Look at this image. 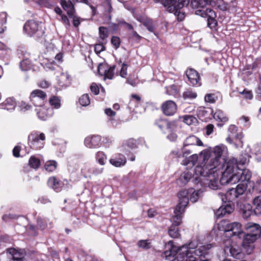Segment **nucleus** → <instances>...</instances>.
<instances>
[{
  "label": "nucleus",
  "instance_id": "nucleus-1",
  "mask_svg": "<svg viewBox=\"0 0 261 261\" xmlns=\"http://www.w3.org/2000/svg\"><path fill=\"white\" fill-rule=\"evenodd\" d=\"M236 159L232 158L223 165L225 170L221 172L220 183L222 185L234 184L238 182L246 184L250 179L251 172L248 169L240 170ZM220 167H223L221 165Z\"/></svg>",
  "mask_w": 261,
  "mask_h": 261
},
{
  "label": "nucleus",
  "instance_id": "nucleus-2",
  "mask_svg": "<svg viewBox=\"0 0 261 261\" xmlns=\"http://www.w3.org/2000/svg\"><path fill=\"white\" fill-rule=\"evenodd\" d=\"M202 190H195L193 188L180 191L178 193L179 203L175 208V215L173 221L176 224H179L180 222L181 215L185 212V207L189 203V200L195 203L202 196Z\"/></svg>",
  "mask_w": 261,
  "mask_h": 261
},
{
  "label": "nucleus",
  "instance_id": "nucleus-3",
  "mask_svg": "<svg viewBox=\"0 0 261 261\" xmlns=\"http://www.w3.org/2000/svg\"><path fill=\"white\" fill-rule=\"evenodd\" d=\"M213 152L215 155V158L211 159L207 164H204L203 166H204L206 169H208V172L210 173L217 172L221 169L223 171L225 170V168L224 167H220V166H223L226 162L232 158L226 159L228 151L227 147L223 144L215 146L214 148Z\"/></svg>",
  "mask_w": 261,
  "mask_h": 261
},
{
  "label": "nucleus",
  "instance_id": "nucleus-4",
  "mask_svg": "<svg viewBox=\"0 0 261 261\" xmlns=\"http://www.w3.org/2000/svg\"><path fill=\"white\" fill-rule=\"evenodd\" d=\"M208 169H206L204 166L197 165L194 169V179L196 183L204 184L213 190L219 189L220 185L216 179L215 172L210 173Z\"/></svg>",
  "mask_w": 261,
  "mask_h": 261
},
{
  "label": "nucleus",
  "instance_id": "nucleus-5",
  "mask_svg": "<svg viewBox=\"0 0 261 261\" xmlns=\"http://www.w3.org/2000/svg\"><path fill=\"white\" fill-rule=\"evenodd\" d=\"M155 3H160L167 8V11L173 13L176 16L178 21H182L185 17L184 12H181L180 9L185 6H187L189 0H153Z\"/></svg>",
  "mask_w": 261,
  "mask_h": 261
},
{
  "label": "nucleus",
  "instance_id": "nucleus-6",
  "mask_svg": "<svg viewBox=\"0 0 261 261\" xmlns=\"http://www.w3.org/2000/svg\"><path fill=\"white\" fill-rule=\"evenodd\" d=\"M220 230L224 232L227 237L237 236L239 238H242L243 231L242 225L239 222H229L227 220H222L218 224Z\"/></svg>",
  "mask_w": 261,
  "mask_h": 261
},
{
  "label": "nucleus",
  "instance_id": "nucleus-7",
  "mask_svg": "<svg viewBox=\"0 0 261 261\" xmlns=\"http://www.w3.org/2000/svg\"><path fill=\"white\" fill-rule=\"evenodd\" d=\"M23 31L30 36L36 34L38 37L42 36L44 33L42 23L34 20H29L24 24Z\"/></svg>",
  "mask_w": 261,
  "mask_h": 261
},
{
  "label": "nucleus",
  "instance_id": "nucleus-8",
  "mask_svg": "<svg viewBox=\"0 0 261 261\" xmlns=\"http://www.w3.org/2000/svg\"><path fill=\"white\" fill-rule=\"evenodd\" d=\"M247 189V184L240 183L236 188H231L227 191L225 195L221 194L222 200L224 201L223 197L226 200L232 201L242 195Z\"/></svg>",
  "mask_w": 261,
  "mask_h": 261
},
{
  "label": "nucleus",
  "instance_id": "nucleus-9",
  "mask_svg": "<svg viewBox=\"0 0 261 261\" xmlns=\"http://www.w3.org/2000/svg\"><path fill=\"white\" fill-rule=\"evenodd\" d=\"M45 136L43 133L35 132L31 134L28 137V140L31 148L34 149H40L44 146V141Z\"/></svg>",
  "mask_w": 261,
  "mask_h": 261
},
{
  "label": "nucleus",
  "instance_id": "nucleus-10",
  "mask_svg": "<svg viewBox=\"0 0 261 261\" xmlns=\"http://www.w3.org/2000/svg\"><path fill=\"white\" fill-rule=\"evenodd\" d=\"M213 247L211 244L201 246L197 250H194L195 255L199 256L201 261H211L212 255L208 250Z\"/></svg>",
  "mask_w": 261,
  "mask_h": 261
},
{
  "label": "nucleus",
  "instance_id": "nucleus-11",
  "mask_svg": "<svg viewBox=\"0 0 261 261\" xmlns=\"http://www.w3.org/2000/svg\"><path fill=\"white\" fill-rule=\"evenodd\" d=\"M242 237H243L242 241L243 247L246 249V252L248 254H250L254 248L253 244L258 238L255 237V235L249 234L247 232L246 234L243 233Z\"/></svg>",
  "mask_w": 261,
  "mask_h": 261
},
{
  "label": "nucleus",
  "instance_id": "nucleus-12",
  "mask_svg": "<svg viewBox=\"0 0 261 261\" xmlns=\"http://www.w3.org/2000/svg\"><path fill=\"white\" fill-rule=\"evenodd\" d=\"M180 248L181 247L171 245L170 248L168 250L165 251L162 254V256L169 261L177 260V257L179 254Z\"/></svg>",
  "mask_w": 261,
  "mask_h": 261
},
{
  "label": "nucleus",
  "instance_id": "nucleus-13",
  "mask_svg": "<svg viewBox=\"0 0 261 261\" xmlns=\"http://www.w3.org/2000/svg\"><path fill=\"white\" fill-rule=\"evenodd\" d=\"M193 254V252L189 251L186 249V247H181L179 254L177 257V261H197L196 257H195Z\"/></svg>",
  "mask_w": 261,
  "mask_h": 261
},
{
  "label": "nucleus",
  "instance_id": "nucleus-14",
  "mask_svg": "<svg viewBox=\"0 0 261 261\" xmlns=\"http://www.w3.org/2000/svg\"><path fill=\"white\" fill-rule=\"evenodd\" d=\"M163 113L166 116H172L177 111V106L172 100H167L162 106Z\"/></svg>",
  "mask_w": 261,
  "mask_h": 261
},
{
  "label": "nucleus",
  "instance_id": "nucleus-15",
  "mask_svg": "<svg viewBox=\"0 0 261 261\" xmlns=\"http://www.w3.org/2000/svg\"><path fill=\"white\" fill-rule=\"evenodd\" d=\"M186 75L189 81L193 86H200V77L199 73L193 69H189L186 71Z\"/></svg>",
  "mask_w": 261,
  "mask_h": 261
},
{
  "label": "nucleus",
  "instance_id": "nucleus-16",
  "mask_svg": "<svg viewBox=\"0 0 261 261\" xmlns=\"http://www.w3.org/2000/svg\"><path fill=\"white\" fill-rule=\"evenodd\" d=\"M209 155V151L206 150H204L200 152L199 157L196 154H194L191 155L188 159V163L187 164H190L191 166H194L198 158H199V159H202L204 162L206 161V163H205V164H206L208 163Z\"/></svg>",
  "mask_w": 261,
  "mask_h": 261
},
{
  "label": "nucleus",
  "instance_id": "nucleus-17",
  "mask_svg": "<svg viewBox=\"0 0 261 261\" xmlns=\"http://www.w3.org/2000/svg\"><path fill=\"white\" fill-rule=\"evenodd\" d=\"M245 229L248 233L255 235L257 238L261 237V227L259 224L253 222H248L245 224Z\"/></svg>",
  "mask_w": 261,
  "mask_h": 261
},
{
  "label": "nucleus",
  "instance_id": "nucleus-18",
  "mask_svg": "<svg viewBox=\"0 0 261 261\" xmlns=\"http://www.w3.org/2000/svg\"><path fill=\"white\" fill-rule=\"evenodd\" d=\"M225 252H229L231 255L237 259H240L243 255L240 247L237 244L230 245L224 248Z\"/></svg>",
  "mask_w": 261,
  "mask_h": 261
},
{
  "label": "nucleus",
  "instance_id": "nucleus-19",
  "mask_svg": "<svg viewBox=\"0 0 261 261\" xmlns=\"http://www.w3.org/2000/svg\"><path fill=\"white\" fill-rule=\"evenodd\" d=\"M38 117L42 120H45L51 115L52 110L47 108L44 105L35 109Z\"/></svg>",
  "mask_w": 261,
  "mask_h": 261
},
{
  "label": "nucleus",
  "instance_id": "nucleus-20",
  "mask_svg": "<svg viewBox=\"0 0 261 261\" xmlns=\"http://www.w3.org/2000/svg\"><path fill=\"white\" fill-rule=\"evenodd\" d=\"M100 140V137L98 135L89 136L86 138L84 143L85 146L89 148H96L99 145Z\"/></svg>",
  "mask_w": 261,
  "mask_h": 261
},
{
  "label": "nucleus",
  "instance_id": "nucleus-21",
  "mask_svg": "<svg viewBox=\"0 0 261 261\" xmlns=\"http://www.w3.org/2000/svg\"><path fill=\"white\" fill-rule=\"evenodd\" d=\"M176 128V125L174 121L169 122L168 120V125L166 126L164 133L169 134L167 138L171 141H174L176 138V135L174 133V132Z\"/></svg>",
  "mask_w": 261,
  "mask_h": 261
},
{
  "label": "nucleus",
  "instance_id": "nucleus-22",
  "mask_svg": "<svg viewBox=\"0 0 261 261\" xmlns=\"http://www.w3.org/2000/svg\"><path fill=\"white\" fill-rule=\"evenodd\" d=\"M175 215V210L174 211V214L171 218V221L172 222V225L171 226L168 230L169 235L172 238H177L179 237L180 234L179 232V229L177 226L179 225L182 222V215H181V220L179 224H175L173 221V218Z\"/></svg>",
  "mask_w": 261,
  "mask_h": 261
},
{
  "label": "nucleus",
  "instance_id": "nucleus-23",
  "mask_svg": "<svg viewBox=\"0 0 261 261\" xmlns=\"http://www.w3.org/2000/svg\"><path fill=\"white\" fill-rule=\"evenodd\" d=\"M58 80L61 87L66 88L71 84V77L67 72H63L58 76Z\"/></svg>",
  "mask_w": 261,
  "mask_h": 261
},
{
  "label": "nucleus",
  "instance_id": "nucleus-24",
  "mask_svg": "<svg viewBox=\"0 0 261 261\" xmlns=\"http://www.w3.org/2000/svg\"><path fill=\"white\" fill-rule=\"evenodd\" d=\"M233 211V208L230 205H222L215 212V215L217 217L221 218L226 214H230Z\"/></svg>",
  "mask_w": 261,
  "mask_h": 261
},
{
  "label": "nucleus",
  "instance_id": "nucleus-25",
  "mask_svg": "<svg viewBox=\"0 0 261 261\" xmlns=\"http://www.w3.org/2000/svg\"><path fill=\"white\" fill-rule=\"evenodd\" d=\"M109 162L114 166L120 167L124 166L126 161L125 157L123 155L119 154L118 156L111 159Z\"/></svg>",
  "mask_w": 261,
  "mask_h": 261
},
{
  "label": "nucleus",
  "instance_id": "nucleus-26",
  "mask_svg": "<svg viewBox=\"0 0 261 261\" xmlns=\"http://www.w3.org/2000/svg\"><path fill=\"white\" fill-rule=\"evenodd\" d=\"M192 172L189 171L184 172L177 180V184L180 186H185L192 178Z\"/></svg>",
  "mask_w": 261,
  "mask_h": 261
},
{
  "label": "nucleus",
  "instance_id": "nucleus-27",
  "mask_svg": "<svg viewBox=\"0 0 261 261\" xmlns=\"http://www.w3.org/2000/svg\"><path fill=\"white\" fill-rule=\"evenodd\" d=\"M184 145L188 146H193L195 145L202 146V141L196 136L192 135L190 136L185 140Z\"/></svg>",
  "mask_w": 261,
  "mask_h": 261
},
{
  "label": "nucleus",
  "instance_id": "nucleus-28",
  "mask_svg": "<svg viewBox=\"0 0 261 261\" xmlns=\"http://www.w3.org/2000/svg\"><path fill=\"white\" fill-rule=\"evenodd\" d=\"M47 185L57 192L61 190L62 184L55 177H51L48 179Z\"/></svg>",
  "mask_w": 261,
  "mask_h": 261
},
{
  "label": "nucleus",
  "instance_id": "nucleus-29",
  "mask_svg": "<svg viewBox=\"0 0 261 261\" xmlns=\"http://www.w3.org/2000/svg\"><path fill=\"white\" fill-rule=\"evenodd\" d=\"M253 212L254 215L261 214V196H256L253 201Z\"/></svg>",
  "mask_w": 261,
  "mask_h": 261
},
{
  "label": "nucleus",
  "instance_id": "nucleus-30",
  "mask_svg": "<svg viewBox=\"0 0 261 261\" xmlns=\"http://www.w3.org/2000/svg\"><path fill=\"white\" fill-rule=\"evenodd\" d=\"M136 147V141L133 139H129L125 141L122 145L123 151L126 153L127 151L130 152L129 149H133Z\"/></svg>",
  "mask_w": 261,
  "mask_h": 261
},
{
  "label": "nucleus",
  "instance_id": "nucleus-31",
  "mask_svg": "<svg viewBox=\"0 0 261 261\" xmlns=\"http://www.w3.org/2000/svg\"><path fill=\"white\" fill-rule=\"evenodd\" d=\"M242 216L244 218H249L253 213L252 206L249 203L244 204L242 208Z\"/></svg>",
  "mask_w": 261,
  "mask_h": 261
},
{
  "label": "nucleus",
  "instance_id": "nucleus-32",
  "mask_svg": "<svg viewBox=\"0 0 261 261\" xmlns=\"http://www.w3.org/2000/svg\"><path fill=\"white\" fill-rule=\"evenodd\" d=\"M212 2V0H194L192 1L191 5L193 7L203 8L207 5H211Z\"/></svg>",
  "mask_w": 261,
  "mask_h": 261
},
{
  "label": "nucleus",
  "instance_id": "nucleus-33",
  "mask_svg": "<svg viewBox=\"0 0 261 261\" xmlns=\"http://www.w3.org/2000/svg\"><path fill=\"white\" fill-rule=\"evenodd\" d=\"M3 109L7 110H14L16 106V102L12 98H8L2 104Z\"/></svg>",
  "mask_w": 261,
  "mask_h": 261
},
{
  "label": "nucleus",
  "instance_id": "nucleus-34",
  "mask_svg": "<svg viewBox=\"0 0 261 261\" xmlns=\"http://www.w3.org/2000/svg\"><path fill=\"white\" fill-rule=\"evenodd\" d=\"M7 252L12 255V258L11 259H20L24 260V258L23 257V255L18 252L14 248H9L7 249Z\"/></svg>",
  "mask_w": 261,
  "mask_h": 261
},
{
  "label": "nucleus",
  "instance_id": "nucleus-35",
  "mask_svg": "<svg viewBox=\"0 0 261 261\" xmlns=\"http://www.w3.org/2000/svg\"><path fill=\"white\" fill-rule=\"evenodd\" d=\"M30 99L31 101L34 103V106L36 107L42 106L44 105V99L38 98L37 96L31 94Z\"/></svg>",
  "mask_w": 261,
  "mask_h": 261
},
{
  "label": "nucleus",
  "instance_id": "nucleus-36",
  "mask_svg": "<svg viewBox=\"0 0 261 261\" xmlns=\"http://www.w3.org/2000/svg\"><path fill=\"white\" fill-rule=\"evenodd\" d=\"M218 99V96L216 93H208L205 95L204 100L206 102L214 103Z\"/></svg>",
  "mask_w": 261,
  "mask_h": 261
},
{
  "label": "nucleus",
  "instance_id": "nucleus-37",
  "mask_svg": "<svg viewBox=\"0 0 261 261\" xmlns=\"http://www.w3.org/2000/svg\"><path fill=\"white\" fill-rule=\"evenodd\" d=\"M96 159L101 165H104L107 160V156L102 151H98L96 154Z\"/></svg>",
  "mask_w": 261,
  "mask_h": 261
},
{
  "label": "nucleus",
  "instance_id": "nucleus-38",
  "mask_svg": "<svg viewBox=\"0 0 261 261\" xmlns=\"http://www.w3.org/2000/svg\"><path fill=\"white\" fill-rule=\"evenodd\" d=\"M214 118L222 122H226L228 120V118L221 110L217 111L214 114Z\"/></svg>",
  "mask_w": 261,
  "mask_h": 261
},
{
  "label": "nucleus",
  "instance_id": "nucleus-39",
  "mask_svg": "<svg viewBox=\"0 0 261 261\" xmlns=\"http://www.w3.org/2000/svg\"><path fill=\"white\" fill-rule=\"evenodd\" d=\"M20 68L22 71H28L31 68V62L28 59L22 60L20 63Z\"/></svg>",
  "mask_w": 261,
  "mask_h": 261
},
{
  "label": "nucleus",
  "instance_id": "nucleus-40",
  "mask_svg": "<svg viewBox=\"0 0 261 261\" xmlns=\"http://www.w3.org/2000/svg\"><path fill=\"white\" fill-rule=\"evenodd\" d=\"M48 221L49 220L47 218L42 219L40 217H38L37 220V225L41 229L44 230L48 227L47 224Z\"/></svg>",
  "mask_w": 261,
  "mask_h": 261
},
{
  "label": "nucleus",
  "instance_id": "nucleus-41",
  "mask_svg": "<svg viewBox=\"0 0 261 261\" xmlns=\"http://www.w3.org/2000/svg\"><path fill=\"white\" fill-rule=\"evenodd\" d=\"M155 124L164 133L166 127L168 125V120L162 119H158L155 121Z\"/></svg>",
  "mask_w": 261,
  "mask_h": 261
},
{
  "label": "nucleus",
  "instance_id": "nucleus-42",
  "mask_svg": "<svg viewBox=\"0 0 261 261\" xmlns=\"http://www.w3.org/2000/svg\"><path fill=\"white\" fill-rule=\"evenodd\" d=\"M99 39L104 41L108 37V29L104 27H100L99 28Z\"/></svg>",
  "mask_w": 261,
  "mask_h": 261
},
{
  "label": "nucleus",
  "instance_id": "nucleus-43",
  "mask_svg": "<svg viewBox=\"0 0 261 261\" xmlns=\"http://www.w3.org/2000/svg\"><path fill=\"white\" fill-rule=\"evenodd\" d=\"M29 164L31 167L37 169L40 166V161L38 159L31 156L29 160Z\"/></svg>",
  "mask_w": 261,
  "mask_h": 261
},
{
  "label": "nucleus",
  "instance_id": "nucleus-44",
  "mask_svg": "<svg viewBox=\"0 0 261 261\" xmlns=\"http://www.w3.org/2000/svg\"><path fill=\"white\" fill-rule=\"evenodd\" d=\"M143 24L146 27L149 31L150 32H154L155 25L151 19L149 18L146 19L145 21H143Z\"/></svg>",
  "mask_w": 261,
  "mask_h": 261
},
{
  "label": "nucleus",
  "instance_id": "nucleus-45",
  "mask_svg": "<svg viewBox=\"0 0 261 261\" xmlns=\"http://www.w3.org/2000/svg\"><path fill=\"white\" fill-rule=\"evenodd\" d=\"M57 165V163L55 161H48L45 165V169L49 172L53 171L56 169Z\"/></svg>",
  "mask_w": 261,
  "mask_h": 261
},
{
  "label": "nucleus",
  "instance_id": "nucleus-46",
  "mask_svg": "<svg viewBox=\"0 0 261 261\" xmlns=\"http://www.w3.org/2000/svg\"><path fill=\"white\" fill-rule=\"evenodd\" d=\"M50 105L55 108L58 109L60 107V100L57 96L51 97L49 100Z\"/></svg>",
  "mask_w": 261,
  "mask_h": 261
},
{
  "label": "nucleus",
  "instance_id": "nucleus-47",
  "mask_svg": "<svg viewBox=\"0 0 261 261\" xmlns=\"http://www.w3.org/2000/svg\"><path fill=\"white\" fill-rule=\"evenodd\" d=\"M90 102L89 97L87 94L83 95L79 98V103L82 106H87L90 104Z\"/></svg>",
  "mask_w": 261,
  "mask_h": 261
},
{
  "label": "nucleus",
  "instance_id": "nucleus-48",
  "mask_svg": "<svg viewBox=\"0 0 261 261\" xmlns=\"http://www.w3.org/2000/svg\"><path fill=\"white\" fill-rule=\"evenodd\" d=\"M138 246L144 249H148L151 247V243L148 240H140L138 242Z\"/></svg>",
  "mask_w": 261,
  "mask_h": 261
},
{
  "label": "nucleus",
  "instance_id": "nucleus-49",
  "mask_svg": "<svg viewBox=\"0 0 261 261\" xmlns=\"http://www.w3.org/2000/svg\"><path fill=\"white\" fill-rule=\"evenodd\" d=\"M197 93L191 90H187L182 94V97L184 99H194L197 97Z\"/></svg>",
  "mask_w": 261,
  "mask_h": 261
},
{
  "label": "nucleus",
  "instance_id": "nucleus-50",
  "mask_svg": "<svg viewBox=\"0 0 261 261\" xmlns=\"http://www.w3.org/2000/svg\"><path fill=\"white\" fill-rule=\"evenodd\" d=\"M115 69V66L113 65L110 67L108 70H105V77L110 80L112 79L114 76Z\"/></svg>",
  "mask_w": 261,
  "mask_h": 261
},
{
  "label": "nucleus",
  "instance_id": "nucleus-51",
  "mask_svg": "<svg viewBox=\"0 0 261 261\" xmlns=\"http://www.w3.org/2000/svg\"><path fill=\"white\" fill-rule=\"evenodd\" d=\"M99 43L96 44L94 47V50L96 54H99L105 50L104 41L99 40Z\"/></svg>",
  "mask_w": 261,
  "mask_h": 261
},
{
  "label": "nucleus",
  "instance_id": "nucleus-52",
  "mask_svg": "<svg viewBox=\"0 0 261 261\" xmlns=\"http://www.w3.org/2000/svg\"><path fill=\"white\" fill-rule=\"evenodd\" d=\"M105 7V15L108 17V20L111 19V16L110 15V13L111 11L112 6L109 1H107L104 4Z\"/></svg>",
  "mask_w": 261,
  "mask_h": 261
},
{
  "label": "nucleus",
  "instance_id": "nucleus-53",
  "mask_svg": "<svg viewBox=\"0 0 261 261\" xmlns=\"http://www.w3.org/2000/svg\"><path fill=\"white\" fill-rule=\"evenodd\" d=\"M39 4L45 7H50L55 5V0H39Z\"/></svg>",
  "mask_w": 261,
  "mask_h": 261
},
{
  "label": "nucleus",
  "instance_id": "nucleus-54",
  "mask_svg": "<svg viewBox=\"0 0 261 261\" xmlns=\"http://www.w3.org/2000/svg\"><path fill=\"white\" fill-rule=\"evenodd\" d=\"M32 94L34 96H37L38 98H40L43 99H45L46 97V94L45 92L41 90H34L32 93Z\"/></svg>",
  "mask_w": 261,
  "mask_h": 261
},
{
  "label": "nucleus",
  "instance_id": "nucleus-55",
  "mask_svg": "<svg viewBox=\"0 0 261 261\" xmlns=\"http://www.w3.org/2000/svg\"><path fill=\"white\" fill-rule=\"evenodd\" d=\"M208 112L204 107H199L197 110V116L199 118L207 116Z\"/></svg>",
  "mask_w": 261,
  "mask_h": 261
},
{
  "label": "nucleus",
  "instance_id": "nucleus-56",
  "mask_svg": "<svg viewBox=\"0 0 261 261\" xmlns=\"http://www.w3.org/2000/svg\"><path fill=\"white\" fill-rule=\"evenodd\" d=\"M196 120V118L192 115H186L184 117V121L188 125H191L194 123Z\"/></svg>",
  "mask_w": 261,
  "mask_h": 261
},
{
  "label": "nucleus",
  "instance_id": "nucleus-57",
  "mask_svg": "<svg viewBox=\"0 0 261 261\" xmlns=\"http://www.w3.org/2000/svg\"><path fill=\"white\" fill-rule=\"evenodd\" d=\"M239 93L243 95L245 99L251 100L253 98V94L251 91L244 89L243 91L239 92Z\"/></svg>",
  "mask_w": 261,
  "mask_h": 261
},
{
  "label": "nucleus",
  "instance_id": "nucleus-58",
  "mask_svg": "<svg viewBox=\"0 0 261 261\" xmlns=\"http://www.w3.org/2000/svg\"><path fill=\"white\" fill-rule=\"evenodd\" d=\"M198 246V243L196 241H192L188 244H185L181 247H186V249L191 251V249H195Z\"/></svg>",
  "mask_w": 261,
  "mask_h": 261
},
{
  "label": "nucleus",
  "instance_id": "nucleus-59",
  "mask_svg": "<svg viewBox=\"0 0 261 261\" xmlns=\"http://www.w3.org/2000/svg\"><path fill=\"white\" fill-rule=\"evenodd\" d=\"M111 43L113 44V46L117 49L120 44V40L118 37L117 36H113L111 39Z\"/></svg>",
  "mask_w": 261,
  "mask_h": 261
},
{
  "label": "nucleus",
  "instance_id": "nucleus-60",
  "mask_svg": "<svg viewBox=\"0 0 261 261\" xmlns=\"http://www.w3.org/2000/svg\"><path fill=\"white\" fill-rule=\"evenodd\" d=\"M73 1L76 3H84L86 5L89 6L92 10L93 15H95L96 11V8L92 5H90L88 0H73Z\"/></svg>",
  "mask_w": 261,
  "mask_h": 261
},
{
  "label": "nucleus",
  "instance_id": "nucleus-61",
  "mask_svg": "<svg viewBox=\"0 0 261 261\" xmlns=\"http://www.w3.org/2000/svg\"><path fill=\"white\" fill-rule=\"evenodd\" d=\"M217 24V21L215 18H207V25L211 29L216 28Z\"/></svg>",
  "mask_w": 261,
  "mask_h": 261
},
{
  "label": "nucleus",
  "instance_id": "nucleus-62",
  "mask_svg": "<svg viewBox=\"0 0 261 261\" xmlns=\"http://www.w3.org/2000/svg\"><path fill=\"white\" fill-rule=\"evenodd\" d=\"M68 169L71 172H74L77 170V164L71 161V162L69 161L68 163Z\"/></svg>",
  "mask_w": 261,
  "mask_h": 261
},
{
  "label": "nucleus",
  "instance_id": "nucleus-63",
  "mask_svg": "<svg viewBox=\"0 0 261 261\" xmlns=\"http://www.w3.org/2000/svg\"><path fill=\"white\" fill-rule=\"evenodd\" d=\"M189 146L183 145L182 148V152L183 156L187 157V155H189L192 152V150L191 148H189Z\"/></svg>",
  "mask_w": 261,
  "mask_h": 261
},
{
  "label": "nucleus",
  "instance_id": "nucleus-64",
  "mask_svg": "<svg viewBox=\"0 0 261 261\" xmlns=\"http://www.w3.org/2000/svg\"><path fill=\"white\" fill-rule=\"evenodd\" d=\"M31 106L27 103L22 101L20 105L21 110L23 112H25L31 109Z\"/></svg>",
  "mask_w": 261,
  "mask_h": 261
}]
</instances>
